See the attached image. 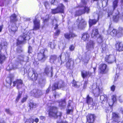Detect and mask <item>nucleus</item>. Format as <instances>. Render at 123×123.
Listing matches in <instances>:
<instances>
[{"label": "nucleus", "mask_w": 123, "mask_h": 123, "mask_svg": "<svg viewBox=\"0 0 123 123\" xmlns=\"http://www.w3.org/2000/svg\"><path fill=\"white\" fill-rule=\"evenodd\" d=\"M86 4L84 5L83 4L80 3L79 5V7L81 8L78 11H77L75 12V15L76 16L80 15L85 13H89L90 11L89 7L85 6Z\"/></svg>", "instance_id": "f257e3e1"}, {"label": "nucleus", "mask_w": 123, "mask_h": 123, "mask_svg": "<svg viewBox=\"0 0 123 123\" xmlns=\"http://www.w3.org/2000/svg\"><path fill=\"white\" fill-rule=\"evenodd\" d=\"M30 39L29 36L27 34V31L24 30L23 34L19 37L17 40V43L19 44L24 43L25 41L29 40Z\"/></svg>", "instance_id": "f03ea898"}, {"label": "nucleus", "mask_w": 123, "mask_h": 123, "mask_svg": "<svg viewBox=\"0 0 123 123\" xmlns=\"http://www.w3.org/2000/svg\"><path fill=\"white\" fill-rule=\"evenodd\" d=\"M91 36L93 38L97 37L98 41L99 43H101L102 42V36L99 34L97 29L94 28L92 30V31Z\"/></svg>", "instance_id": "7ed1b4c3"}, {"label": "nucleus", "mask_w": 123, "mask_h": 123, "mask_svg": "<svg viewBox=\"0 0 123 123\" xmlns=\"http://www.w3.org/2000/svg\"><path fill=\"white\" fill-rule=\"evenodd\" d=\"M76 24L79 29L82 30L86 27V23L84 19L78 18L76 21Z\"/></svg>", "instance_id": "20e7f679"}, {"label": "nucleus", "mask_w": 123, "mask_h": 123, "mask_svg": "<svg viewBox=\"0 0 123 123\" xmlns=\"http://www.w3.org/2000/svg\"><path fill=\"white\" fill-rule=\"evenodd\" d=\"M29 59V57L28 56L22 54L18 56L17 61L18 63L22 64H23V62H28Z\"/></svg>", "instance_id": "39448f33"}, {"label": "nucleus", "mask_w": 123, "mask_h": 123, "mask_svg": "<svg viewBox=\"0 0 123 123\" xmlns=\"http://www.w3.org/2000/svg\"><path fill=\"white\" fill-rule=\"evenodd\" d=\"M45 50V49H44L41 50L40 53L38 54L37 55L38 59L39 60L41 61L42 62H44L47 59L48 57V56L45 55L44 54Z\"/></svg>", "instance_id": "423d86ee"}, {"label": "nucleus", "mask_w": 123, "mask_h": 123, "mask_svg": "<svg viewBox=\"0 0 123 123\" xmlns=\"http://www.w3.org/2000/svg\"><path fill=\"white\" fill-rule=\"evenodd\" d=\"M65 86V85L63 81L60 80L57 83L53 85L52 87V89L53 90H55L56 89L63 88Z\"/></svg>", "instance_id": "0eeeda50"}, {"label": "nucleus", "mask_w": 123, "mask_h": 123, "mask_svg": "<svg viewBox=\"0 0 123 123\" xmlns=\"http://www.w3.org/2000/svg\"><path fill=\"white\" fill-rule=\"evenodd\" d=\"M64 6L62 4L59 5L57 8L56 9H52V13L55 14L59 12L63 13Z\"/></svg>", "instance_id": "6e6552de"}, {"label": "nucleus", "mask_w": 123, "mask_h": 123, "mask_svg": "<svg viewBox=\"0 0 123 123\" xmlns=\"http://www.w3.org/2000/svg\"><path fill=\"white\" fill-rule=\"evenodd\" d=\"M91 89L92 90V92L95 96L97 97L98 96L100 91L99 86H98L97 85L96 86V85H93L92 86Z\"/></svg>", "instance_id": "1a4fd4ad"}, {"label": "nucleus", "mask_w": 123, "mask_h": 123, "mask_svg": "<svg viewBox=\"0 0 123 123\" xmlns=\"http://www.w3.org/2000/svg\"><path fill=\"white\" fill-rule=\"evenodd\" d=\"M57 111V108L55 106L51 107L49 110V114L50 117L55 116L56 115V113Z\"/></svg>", "instance_id": "9d476101"}, {"label": "nucleus", "mask_w": 123, "mask_h": 123, "mask_svg": "<svg viewBox=\"0 0 123 123\" xmlns=\"http://www.w3.org/2000/svg\"><path fill=\"white\" fill-rule=\"evenodd\" d=\"M94 44L95 43L93 41L90 40L88 41L87 43L86 50L88 51L94 48Z\"/></svg>", "instance_id": "9b49d317"}, {"label": "nucleus", "mask_w": 123, "mask_h": 123, "mask_svg": "<svg viewBox=\"0 0 123 123\" xmlns=\"http://www.w3.org/2000/svg\"><path fill=\"white\" fill-rule=\"evenodd\" d=\"M13 84V86H15L16 84L17 87L18 89L21 88L24 85L22 81L21 80H17L16 81H14Z\"/></svg>", "instance_id": "f8f14e48"}, {"label": "nucleus", "mask_w": 123, "mask_h": 123, "mask_svg": "<svg viewBox=\"0 0 123 123\" xmlns=\"http://www.w3.org/2000/svg\"><path fill=\"white\" fill-rule=\"evenodd\" d=\"M107 65L104 64H101L99 66V68L100 69V73L101 74H104L107 72Z\"/></svg>", "instance_id": "ddd939ff"}, {"label": "nucleus", "mask_w": 123, "mask_h": 123, "mask_svg": "<svg viewBox=\"0 0 123 123\" xmlns=\"http://www.w3.org/2000/svg\"><path fill=\"white\" fill-rule=\"evenodd\" d=\"M38 74L36 72L33 70L32 72H30L28 74V76L33 80H36Z\"/></svg>", "instance_id": "4468645a"}, {"label": "nucleus", "mask_w": 123, "mask_h": 123, "mask_svg": "<svg viewBox=\"0 0 123 123\" xmlns=\"http://www.w3.org/2000/svg\"><path fill=\"white\" fill-rule=\"evenodd\" d=\"M12 25L9 27V32L11 33L14 34L17 31L18 28L15 25V23H12Z\"/></svg>", "instance_id": "2eb2a0df"}, {"label": "nucleus", "mask_w": 123, "mask_h": 123, "mask_svg": "<svg viewBox=\"0 0 123 123\" xmlns=\"http://www.w3.org/2000/svg\"><path fill=\"white\" fill-rule=\"evenodd\" d=\"M112 119L115 121H118L121 119L120 115L119 113L113 112L112 114Z\"/></svg>", "instance_id": "dca6fc26"}, {"label": "nucleus", "mask_w": 123, "mask_h": 123, "mask_svg": "<svg viewBox=\"0 0 123 123\" xmlns=\"http://www.w3.org/2000/svg\"><path fill=\"white\" fill-rule=\"evenodd\" d=\"M115 46L117 50L120 51L123 50V43H122L118 42L115 44Z\"/></svg>", "instance_id": "f3484780"}, {"label": "nucleus", "mask_w": 123, "mask_h": 123, "mask_svg": "<svg viewBox=\"0 0 123 123\" xmlns=\"http://www.w3.org/2000/svg\"><path fill=\"white\" fill-rule=\"evenodd\" d=\"M33 22L34 24V30H36L39 29L40 27V20L35 18V19Z\"/></svg>", "instance_id": "a211bd4d"}, {"label": "nucleus", "mask_w": 123, "mask_h": 123, "mask_svg": "<svg viewBox=\"0 0 123 123\" xmlns=\"http://www.w3.org/2000/svg\"><path fill=\"white\" fill-rule=\"evenodd\" d=\"M31 92L32 93H33V95L36 97H38L43 94L42 91L40 90H37L34 89Z\"/></svg>", "instance_id": "6ab92c4d"}, {"label": "nucleus", "mask_w": 123, "mask_h": 123, "mask_svg": "<svg viewBox=\"0 0 123 123\" xmlns=\"http://www.w3.org/2000/svg\"><path fill=\"white\" fill-rule=\"evenodd\" d=\"M95 116L94 115L88 114L87 116V122L89 123H92L94 121Z\"/></svg>", "instance_id": "aec40b11"}, {"label": "nucleus", "mask_w": 123, "mask_h": 123, "mask_svg": "<svg viewBox=\"0 0 123 123\" xmlns=\"http://www.w3.org/2000/svg\"><path fill=\"white\" fill-rule=\"evenodd\" d=\"M65 37L68 39H69L72 37H73L76 36V35L72 32L70 31L69 32L66 33L64 34Z\"/></svg>", "instance_id": "412c9836"}, {"label": "nucleus", "mask_w": 123, "mask_h": 123, "mask_svg": "<svg viewBox=\"0 0 123 123\" xmlns=\"http://www.w3.org/2000/svg\"><path fill=\"white\" fill-rule=\"evenodd\" d=\"M52 67L47 66L45 68L44 70V73L47 75H48L50 73L51 75L52 74Z\"/></svg>", "instance_id": "4be33fe9"}, {"label": "nucleus", "mask_w": 123, "mask_h": 123, "mask_svg": "<svg viewBox=\"0 0 123 123\" xmlns=\"http://www.w3.org/2000/svg\"><path fill=\"white\" fill-rule=\"evenodd\" d=\"M116 60V59L115 56L113 55H110L108 57L107 62L109 63H112Z\"/></svg>", "instance_id": "5701e85b"}, {"label": "nucleus", "mask_w": 123, "mask_h": 123, "mask_svg": "<svg viewBox=\"0 0 123 123\" xmlns=\"http://www.w3.org/2000/svg\"><path fill=\"white\" fill-rule=\"evenodd\" d=\"M92 73L85 71H81V75L83 78L89 76L91 75Z\"/></svg>", "instance_id": "b1692460"}, {"label": "nucleus", "mask_w": 123, "mask_h": 123, "mask_svg": "<svg viewBox=\"0 0 123 123\" xmlns=\"http://www.w3.org/2000/svg\"><path fill=\"white\" fill-rule=\"evenodd\" d=\"M116 101V96L113 95L112 96L111 99H110L108 103L110 106H112L114 103Z\"/></svg>", "instance_id": "393cba45"}, {"label": "nucleus", "mask_w": 123, "mask_h": 123, "mask_svg": "<svg viewBox=\"0 0 123 123\" xmlns=\"http://www.w3.org/2000/svg\"><path fill=\"white\" fill-rule=\"evenodd\" d=\"M7 45V43L5 39L3 38L1 39L0 40V46L1 48L3 47L6 48Z\"/></svg>", "instance_id": "a878e982"}, {"label": "nucleus", "mask_w": 123, "mask_h": 123, "mask_svg": "<svg viewBox=\"0 0 123 123\" xmlns=\"http://www.w3.org/2000/svg\"><path fill=\"white\" fill-rule=\"evenodd\" d=\"M17 20L16 16L15 14L12 15L10 17V21L11 23H15V22Z\"/></svg>", "instance_id": "bb28decb"}, {"label": "nucleus", "mask_w": 123, "mask_h": 123, "mask_svg": "<svg viewBox=\"0 0 123 123\" xmlns=\"http://www.w3.org/2000/svg\"><path fill=\"white\" fill-rule=\"evenodd\" d=\"M86 101L88 105H93V101L92 98L90 97L89 95H88L87 96Z\"/></svg>", "instance_id": "cd10ccee"}, {"label": "nucleus", "mask_w": 123, "mask_h": 123, "mask_svg": "<svg viewBox=\"0 0 123 123\" xmlns=\"http://www.w3.org/2000/svg\"><path fill=\"white\" fill-rule=\"evenodd\" d=\"M89 37V34L87 33H85L83 34L82 39L84 41H88Z\"/></svg>", "instance_id": "c85d7f7f"}, {"label": "nucleus", "mask_w": 123, "mask_h": 123, "mask_svg": "<svg viewBox=\"0 0 123 123\" xmlns=\"http://www.w3.org/2000/svg\"><path fill=\"white\" fill-rule=\"evenodd\" d=\"M117 12L116 13L117 15L113 17V20L116 22H117L118 21L119 18V12L118 11V10H117Z\"/></svg>", "instance_id": "c756f323"}, {"label": "nucleus", "mask_w": 123, "mask_h": 123, "mask_svg": "<svg viewBox=\"0 0 123 123\" xmlns=\"http://www.w3.org/2000/svg\"><path fill=\"white\" fill-rule=\"evenodd\" d=\"M123 34V28L119 27L117 31V35L119 37L121 36Z\"/></svg>", "instance_id": "7c9ffc66"}, {"label": "nucleus", "mask_w": 123, "mask_h": 123, "mask_svg": "<svg viewBox=\"0 0 123 123\" xmlns=\"http://www.w3.org/2000/svg\"><path fill=\"white\" fill-rule=\"evenodd\" d=\"M97 21L95 19H89V24L90 26H91L95 24Z\"/></svg>", "instance_id": "2f4dec72"}, {"label": "nucleus", "mask_w": 123, "mask_h": 123, "mask_svg": "<svg viewBox=\"0 0 123 123\" xmlns=\"http://www.w3.org/2000/svg\"><path fill=\"white\" fill-rule=\"evenodd\" d=\"M118 3V0H115L113 1L112 5L113 8V10H114L117 6Z\"/></svg>", "instance_id": "473e14b6"}, {"label": "nucleus", "mask_w": 123, "mask_h": 123, "mask_svg": "<svg viewBox=\"0 0 123 123\" xmlns=\"http://www.w3.org/2000/svg\"><path fill=\"white\" fill-rule=\"evenodd\" d=\"M56 59V56L55 55H51L50 57V62L51 63H54Z\"/></svg>", "instance_id": "72a5a7b5"}, {"label": "nucleus", "mask_w": 123, "mask_h": 123, "mask_svg": "<svg viewBox=\"0 0 123 123\" xmlns=\"http://www.w3.org/2000/svg\"><path fill=\"white\" fill-rule=\"evenodd\" d=\"M48 45L51 48L53 49L55 48L56 46V44L54 41L50 42L49 44Z\"/></svg>", "instance_id": "f704fd0d"}, {"label": "nucleus", "mask_w": 123, "mask_h": 123, "mask_svg": "<svg viewBox=\"0 0 123 123\" xmlns=\"http://www.w3.org/2000/svg\"><path fill=\"white\" fill-rule=\"evenodd\" d=\"M22 92L21 91H18V94L16 99L15 102L16 103L18 102L19 100L21 98L22 95Z\"/></svg>", "instance_id": "c9c22d12"}, {"label": "nucleus", "mask_w": 123, "mask_h": 123, "mask_svg": "<svg viewBox=\"0 0 123 123\" xmlns=\"http://www.w3.org/2000/svg\"><path fill=\"white\" fill-rule=\"evenodd\" d=\"M5 58V56L3 54H0V63H2L4 61Z\"/></svg>", "instance_id": "e433bc0d"}, {"label": "nucleus", "mask_w": 123, "mask_h": 123, "mask_svg": "<svg viewBox=\"0 0 123 123\" xmlns=\"http://www.w3.org/2000/svg\"><path fill=\"white\" fill-rule=\"evenodd\" d=\"M108 0H103L102 2V6L104 7H106L108 5Z\"/></svg>", "instance_id": "4c0bfd02"}, {"label": "nucleus", "mask_w": 123, "mask_h": 123, "mask_svg": "<svg viewBox=\"0 0 123 123\" xmlns=\"http://www.w3.org/2000/svg\"><path fill=\"white\" fill-rule=\"evenodd\" d=\"M117 31L115 29H114L110 32V34L112 36H115L116 34L117 35Z\"/></svg>", "instance_id": "58836bf2"}, {"label": "nucleus", "mask_w": 123, "mask_h": 123, "mask_svg": "<svg viewBox=\"0 0 123 123\" xmlns=\"http://www.w3.org/2000/svg\"><path fill=\"white\" fill-rule=\"evenodd\" d=\"M62 113L60 112H57L56 113V115L55 116H53L55 118L58 117L59 118H60L61 116L62 115Z\"/></svg>", "instance_id": "ea45409f"}, {"label": "nucleus", "mask_w": 123, "mask_h": 123, "mask_svg": "<svg viewBox=\"0 0 123 123\" xmlns=\"http://www.w3.org/2000/svg\"><path fill=\"white\" fill-rule=\"evenodd\" d=\"M66 103L65 100H63L59 103V105L61 107H64L66 105Z\"/></svg>", "instance_id": "a19ab883"}, {"label": "nucleus", "mask_w": 123, "mask_h": 123, "mask_svg": "<svg viewBox=\"0 0 123 123\" xmlns=\"http://www.w3.org/2000/svg\"><path fill=\"white\" fill-rule=\"evenodd\" d=\"M36 105H37L36 104L32 102L30 103L29 105V107L31 109L33 108H35Z\"/></svg>", "instance_id": "79ce46f5"}, {"label": "nucleus", "mask_w": 123, "mask_h": 123, "mask_svg": "<svg viewBox=\"0 0 123 123\" xmlns=\"http://www.w3.org/2000/svg\"><path fill=\"white\" fill-rule=\"evenodd\" d=\"M79 84V83L74 81L73 83V86L75 87H79L80 86Z\"/></svg>", "instance_id": "37998d69"}, {"label": "nucleus", "mask_w": 123, "mask_h": 123, "mask_svg": "<svg viewBox=\"0 0 123 123\" xmlns=\"http://www.w3.org/2000/svg\"><path fill=\"white\" fill-rule=\"evenodd\" d=\"M101 49H102V52L105 51L106 50V45L105 44H103L102 45Z\"/></svg>", "instance_id": "c03bdc74"}, {"label": "nucleus", "mask_w": 123, "mask_h": 123, "mask_svg": "<svg viewBox=\"0 0 123 123\" xmlns=\"http://www.w3.org/2000/svg\"><path fill=\"white\" fill-rule=\"evenodd\" d=\"M51 3L52 4H53L55 5H57L58 3V0H52L51 1Z\"/></svg>", "instance_id": "a18cd8bd"}, {"label": "nucleus", "mask_w": 123, "mask_h": 123, "mask_svg": "<svg viewBox=\"0 0 123 123\" xmlns=\"http://www.w3.org/2000/svg\"><path fill=\"white\" fill-rule=\"evenodd\" d=\"M44 5L47 9H49L50 8V6L48 2H44Z\"/></svg>", "instance_id": "49530a36"}, {"label": "nucleus", "mask_w": 123, "mask_h": 123, "mask_svg": "<svg viewBox=\"0 0 123 123\" xmlns=\"http://www.w3.org/2000/svg\"><path fill=\"white\" fill-rule=\"evenodd\" d=\"M106 95H103L101 96L100 97V99L102 101H104L105 99H106Z\"/></svg>", "instance_id": "de8ad7c7"}, {"label": "nucleus", "mask_w": 123, "mask_h": 123, "mask_svg": "<svg viewBox=\"0 0 123 123\" xmlns=\"http://www.w3.org/2000/svg\"><path fill=\"white\" fill-rule=\"evenodd\" d=\"M33 120L32 119H27L25 123H33Z\"/></svg>", "instance_id": "09e8293b"}, {"label": "nucleus", "mask_w": 123, "mask_h": 123, "mask_svg": "<svg viewBox=\"0 0 123 123\" xmlns=\"http://www.w3.org/2000/svg\"><path fill=\"white\" fill-rule=\"evenodd\" d=\"M116 87V86L114 85L110 87L111 90L112 92H114L115 91Z\"/></svg>", "instance_id": "8fccbe9b"}, {"label": "nucleus", "mask_w": 123, "mask_h": 123, "mask_svg": "<svg viewBox=\"0 0 123 123\" xmlns=\"http://www.w3.org/2000/svg\"><path fill=\"white\" fill-rule=\"evenodd\" d=\"M73 111L72 109L69 110L68 109L67 110V113L68 114H71Z\"/></svg>", "instance_id": "3c124183"}, {"label": "nucleus", "mask_w": 123, "mask_h": 123, "mask_svg": "<svg viewBox=\"0 0 123 123\" xmlns=\"http://www.w3.org/2000/svg\"><path fill=\"white\" fill-rule=\"evenodd\" d=\"M74 46L73 45H71L69 48L70 50L72 51L74 50Z\"/></svg>", "instance_id": "603ef678"}, {"label": "nucleus", "mask_w": 123, "mask_h": 123, "mask_svg": "<svg viewBox=\"0 0 123 123\" xmlns=\"http://www.w3.org/2000/svg\"><path fill=\"white\" fill-rule=\"evenodd\" d=\"M27 97V96H26L25 97L23 98L21 101V102L23 103L26 101V100Z\"/></svg>", "instance_id": "864d4df0"}, {"label": "nucleus", "mask_w": 123, "mask_h": 123, "mask_svg": "<svg viewBox=\"0 0 123 123\" xmlns=\"http://www.w3.org/2000/svg\"><path fill=\"white\" fill-rule=\"evenodd\" d=\"M112 11H110L109 10L108 12V16L109 17H110V15H111L113 13Z\"/></svg>", "instance_id": "5fc2aeb1"}, {"label": "nucleus", "mask_w": 123, "mask_h": 123, "mask_svg": "<svg viewBox=\"0 0 123 123\" xmlns=\"http://www.w3.org/2000/svg\"><path fill=\"white\" fill-rule=\"evenodd\" d=\"M60 31L59 30H57L56 31V32L55 33V35L58 36L60 34Z\"/></svg>", "instance_id": "6e6d98bb"}, {"label": "nucleus", "mask_w": 123, "mask_h": 123, "mask_svg": "<svg viewBox=\"0 0 123 123\" xmlns=\"http://www.w3.org/2000/svg\"><path fill=\"white\" fill-rule=\"evenodd\" d=\"M5 111L8 114H11L10 111L9 109H6L5 110Z\"/></svg>", "instance_id": "4d7b16f0"}, {"label": "nucleus", "mask_w": 123, "mask_h": 123, "mask_svg": "<svg viewBox=\"0 0 123 123\" xmlns=\"http://www.w3.org/2000/svg\"><path fill=\"white\" fill-rule=\"evenodd\" d=\"M87 0H81V3L83 4L84 5L86 4V1Z\"/></svg>", "instance_id": "13d9d810"}, {"label": "nucleus", "mask_w": 123, "mask_h": 123, "mask_svg": "<svg viewBox=\"0 0 123 123\" xmlns=\"http://www.w3.org/2000/svg\"><path fill=\"white\" fill-rule=\"evenodd\" d=\"M119 100L120 102H123V97L121 96L119 98Z\"/></svg>", "instance_id": "bf43d9fd"}, {"label": "nucleus", "mask_w": 123, "mask_h": 123, "mask_svg": "<svg viewBox=\"0 0 123 123\" xmlns=\"http://www.w3.org/2000/svg\"><path fill=\"white\" fill-rule=\"evenodd\" d=\"M12 78H8L6 79V81H7L8 79L9 80V81L8 82H9L11 84L12 83Z\"/></svg>", "instance_id": "052dcab7"}, {"label": "nucleus", "mask_w": 123, "mask_h": 123, "mask_svg": "<svg viewBox=\"0 0 123 123\" xmlns=\"http://www.w3.org/2000/svg\"><path fill=\"white\" fill-rule=\"evenodd\" d=\"M89 60V58L88 57H87L86 59H83L84 62H87Z\"/></svg>", "instance_id": "680f3d73"}, {"label": "nucleus", "mask_w": 123, "mask_h": 123, "mask_svg": "<svg viewBox=\"0 0 123 123\" xmlns=\"http://www.w3.org/2000/svg\"><path fill=\"white\" fill-rule=\"evenodd\" d=\"M88 81H85V82L84 83V88H86L87 85V83Z\"/></svg>", "instance_id": "e2e57ef3"}, {"label": "nucleus", "mask_w": 123, "mask_h": 123, "mask_svg": "<svg viewBox=\"0 0 123 123\" xmlns=\"http://www.w3.org/2000/svg\"><path fill=\"white\" fill-rule=\"evenodd\" d=\"M40 119L42 120H44L45 119V118L44 117L41 116L40 117Z\"/></svg>", "instance_id": "0e129e2a"}, {"label": "nucleus", "mask_w": 123, "mask_h": 123, "mask_svg": "<svg viewBox=\"0 0 123 123\" xmlns=\"http://www.w3.org/2000/svg\"><path fill=\"white\" fill-rule=\"evenodd\" d=\"M32 48L31 47L29 46V47L28 53H31Z\"/></svg>", "instance_id": "69168bd1"}, {"label": "nucleus", "mask_w": 123, "mask_h": 123, "mask_svg": "<svg viewBox=\"0 0 123 123\" xmlns=\"http://www.w3.org/2000/svg\"><path fill=\"white\" fill-rule=\"evenodd\" d=\"M48 20V18H46L43 19V21L44 23L47 22Z\"/></svg>", "instance_id": "338daca9"}, {"label": "nucleus", "mask_w": 123, "mask_h": 123, "mask_svg": "<svg viewBox=\"0 0 123 123\" xmlns=\"http://www.w3.org/2000/svg\"><path fill=\"white\" fill-rule=\"evenodd\" d=\"M116 122V123H123V121H120V120L118 121H115Z\"/></svg>", "instance_id": "774afa93"}]
</instances>
